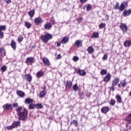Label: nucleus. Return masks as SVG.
Masks as SVG:
<instances>
[{"label":"nucleus","instance_id":"e2e57ef3","mask_svg":"<svg viewBox=\"0 0 131 131\" xmlns=\"http://www.w3.org/2000/svg\"><path fill=\"white\" fill-rule=\"evenodd\" d=\"M129 129H131V125L129 126Z\"/></svg>","mask_w":131,"mask_h":131},{"label":"nucleus","instance_id":"f257e3e1","mask_svg":"<svg viewBox=\"0 0 131 131\" xmlns=\"http://www.w3.org/2000/svg\"><path fill=\"white\" fill-rule=\"evenodd\" d=\"M16 112L19 120H26L27 119L28 111L26 108H23L22 106H18L16 109Z\"/></svg>","mask_w":131,"mask_h":131},{"label":"nucleus","instance_id":"20e7f679","mask_svg":"<svg viewBox=\"0 0 131 131\" xmlns=\"http://www.w3.org/2000/svg\"><path fill=\"white\" fill-rule=\"evenodd\" d=\"M128 3L127 2L122 3L121 5L119 7V10L120 11H123L125 8H127Z\"/></svg>","mask_w":131,"mask_h":131},{"label":"nucleus","instance_id":"cd10ccee","mask_svg":"<svg viewBox=\"0 0 131 131\" xmlns=\"http://www.w3.org/2000/svg\"><path fill=\"white\" fill-rule=\"evenodd\" d=\"M99 37V33L97 32H94L92 36V38H98Z\"/></svg>","mask_w":131,"mask_h":131},{"label":"nucleus","instance_id":"9b49d317","mask_svg":"<svg viewBox=\"0 0 131 131\" xmlns=\"http://www.w3.org/2000/svg\"><path fill=\"white\" fill-rule=\"evenodd\" d=\"M109 110H110V108L108 106H103L101 110V111L102 113H104V114H106L107 112H109Z\"/></svg>","mask_w":131,"mask_h":131},{"label":"nucleus","instance_id":"c85d7f7f","mask_svg":"<svg viewBox=\"0 0 131 131\" xmlns=\"http://www.w3.org/2000/svg\"><path fill=\"white\" fill-rule=\"evenodd\" d=\"M35 13V12L34 10H32L28 12V15L29 16H30L31 18H32V17L34 16Z\"/></svg>","mask_w":131,"mask_h":131},{"label":"nucleus","instance_id":"5fc2aeb1","mask_svg":"<svg viewBox=\"0 0 131 131\" xmlns=\"http://www.w3.org/2000/svg\"><path fill=\"white\" fill-rule=\"evenodd\" d=\"M7 4H11V0H5Z\"/></svg>","mask_w":131,"mask_h":131},{"label":"nucleus","instance_id":"423d86ee","mask_svg":"<svg viewBox=\"0 0 131 131\" xmlns=\"http://www.w3.org/2000/svg\"><path fill=\"white\" fill-rule=\"evenodd\" d=\"M120 28L122 30L124 33L127 32V26L125 24L121 23L120 25Z\"/></svg>","mask_w":131,"mask_h":131},{"label":"nucleus","instance_id":"2f4dec72","mask_svg":"<svg viewBox=\"0 0 131 131\" xmlns=\"http://www.w3.org/2000/svg\"><path fill=\"white\" fill-rule=\"evenodd\" d=\"M100 74L101 75H106V74H107V70L105 69H102L100 72Z\"/></svg>","mask_w":131,"mask_h":131},{"label":"nucleus","instance_id":"e433bc0d","mask_svg":"<svg viewBox=\"0 0 131 131\" xmlns=\"http://www.w3.org/2000/svg\"><path fill=\"white\" fill-rule=\"evenodd\" d=\"M7 29L6 26H0V31H5Z\"/></svg>","mask_w":131,"mask_h":131},{"label":"nucleus","instance_id":"4d7b16f0","mask_svg":"<svg viewBox=\"0 0 131 131\" xmlns=\"http://www.w3.org/2000/svg\"><path fill=\"white\" fill-rule=\"evenodd\" d=\"M60 46H61V43H60V42L57 43V47H60Z\"/></svg>","mask_w":131,"mask_h":131},{"label":"nucleus","instance_id":"b1692460","mask_svg":"<svg viewBox=\"0 0 131 131\" xmlns=\"http://www.w3.org/2000/svg\"><path fill=\"white\" fill-rule=\"evenodd\" d=\"M85 7H86V10L88 11H91L92 10V9L93 8V7L92 6V5H91V4H88V5H85L83 7V9H84V8Z\"/></svg>","mask_w":131,"mask_h":131},{"label":"nucleus","instance_id":"2eb2a0df","mask_svg":"<svg viewBox=\"0 0 131 131\" xmlns=\"http://www.w3.org/2000/svg\"><path fill=\"white\" fill-rule=\"evenodd\" d=\"M4 110H10L12 108V104L7 103L3 106Z\"/></svg>","mask_w":131,"mask_h":131},{"label":"nucleus","instance_id":"de8ad7c7","mask_svg":"<svg viewBox=\"0 0 131 131\" xmlns=\"http://www.w3.org/2000/svg\"><path fill=\"white\" fill-rule=\"evenodd\" d=\"M73 123H74V124H76V126H77V124L78 123V122L77 120H74L73 121Z\"/></svg>","mask_w":131,"mask_h":131},{"label":"nucleus","instance_id":"09e8293b","mask_svg":"<svg viewBox=\"0 0 131 131\" xmlns=\"http://www.w3.org/2000/svg\"><path fill=\"white\" fill-rule=\"evenodd\" d=\"M114 85H112V86L110 88L111 91H112V92H114L115 89H114Z\"/></svg>","mask_w":131,"mask_h":131},{"label":"nucleus","instance_id":"37998d69","mask_svg":"<svg viewBox=\"0 0 131 131\" xmlns=\"http://www.w3.org/2000/svg\"><path fill=\"white\" fill-rule=\"evenodd\" d=\"M115 10L119 9V4L116 3V5L114 7Z\"/></svg>","mask_w":131,"mask_h":131},{"label":"nucleus","instance_id":"a878e982","mask_svg":"<svg viewBox=\"0 0 131 131\" xmlns=\"http://www.w3.org/2000/svg\"><path fill=\"white\" fill-rule=\"evenodd\" d=\"M116 99L118 103H122V99H121V97H120V95H116Z\"/></svg>","mask_w":131,"mask_h":131},{"label":"nucleus","instance_id":"0eeeda50","mask_svg":"<svg viewBox=\"0 0 131 131\" xmlns=\"http://www.w3.org/2000/svg\"><path fill=\"white\" fill-rule=\"evenodd\" d=\"M26 64L27 65H31L32 63H34V58L33 57H28L27 58L26 61Z\"/></svg>","mask_w":131,"mask_h":131},{"label":"nucleus","instance_id":"a211bd4d","mask_svg":"<svg viewBox=\"0 0 131 131\" xmlns=\"http://www.w3.org/2000/svg\"><path fill=\"white\" fill-rule=\"evenodd\" d=\"M52 28V25L50 23H47L45 25V29L46 30H50Z\"/></svg>","mask_w":131,"mask_h":131},{"label":"nucleus","instance_id":"4c0bfd02","mask_svg":"<svg viewBox=\"0 0 131 131\" xmlns=\"http://www.w3.org/2000/svg\"><path fill=\"white\" fill-rule=\"evenodd\" d=\"M34 108H35V105L33 104V103H30L29 106V109L31 110L32 109H34Z\"/></svg>","mask_w":131,"mask_h":131},{"label":"nucleus","instance_id":"bf43d9fd","mask_svg":"<svg viewBox=\"0 0 131 131\" xmlns=\"http://www.w3.org/2000/svg\"><path fill=\"white\" fill-rule=\"evenodd\" d=\"M107 16V20H109V16L108 15H106Z\"/></svg>","mask_w":131,"mask_h":131},{"label":"nucleus","instance_id":"7c9ffc66","mask_svg":"<svg viewBox=\"0 0 131 131\" xmlns=\"http://www.w3.org/2000/svg\"><path fill=\"white\" fill-rule=\"evenodd\" d=\"M121 85L122 86V88H125V86H126V81L125 80V79L121 81Z\"/></svg>","mask_w":131,"mask_h":131},{"label":"nucleus","instance_id":"473e14b6","mask_svg":"<svg viewBox=\"0 0 131 131\" xmlns=\"http://www.w3.org/2000/svg\"><path fill=\"white\" fill-rule=\"evenodd\" d=\"M35 106L37 108V109H41L43 106L42 104L39 103L35 105Z\"/></svg>","mask_w":131,"mask_h":131},{"label":"nucleus","instance_id":"72a5a7b5","mask_svg":"<svg viewBox=\"0 0 131 131\" xmlns=\"http://www.w3.org/2000/svg\"><path fill=\"white\" fill-rule=\"evenodd\" d=\"M106 27V24L104 23H101L99 25V29H102L103 28H105Z\"/></svg>","mask_w":131,"mask_h":131},{"label":"nucleus","instance_id":"f8f14e48","mask_svg":"<svg viewBox=\"0 0 131 131\" xmlns=\"http://www.w3.org/2000/svg\"><path fill=\"white\" fill-rule=\"evenodd\" d=\"M77 73H78L81 76H84L86 74V73L84 71L80 69H78L77 71Z\"/></svg>","mask_w":131,"mask_h":131},{"label":"nucleus","instance_id":"f3484780","mask_svg":"<svg viewBox=\"0 0 131 131\" xmlns=\"http://www.w3.org/2000/svg\"><path fill=\"white\" fill-rule=\"evenodd\" d=\"M17 96H19L20 98H23L25 96V93L21 91H16Z\"/></svg>","mask_w":131,"mask_h":131},{"label":"nucleus","instance_id":"4468645a","mask_svg":"<svg viewBox=\"0 0 131 131\" xmlns=\"http://www.w3.org/2000/svg\"><path fill=\"white\" fill-rule=\"evenodd\" d=\"M119 81H120V79H119V78L116 77L113 81L112 85L115 86V85H116V84H117Z\"/></svg>","mask_w":131,"mask_h":131},{"label":"nucleus","instance_id":"a18cd8bd","mask_svg":"<svg viewBox=\"0 0 131 131\" xmlns=\"http://www.w3.org/2000/svg\"><path fill=\"white\" fill-rule=\"evenodd\" d=\"M108 58V55L107 54H104L103 57H102V59L103 61H105V60H107Z\"/></svg>","mask_w":131,"mask_h":131},{"label":"nucleus","instance_id":"9d476101","mask_svg":"<svg viewBox=\"0 0 131 131\" xmlns=\"http://www.w3.org/2000/svg\"><path fill=\"white\" fill-rule=\"evenodd\" d=\"M69 41V38L67 36H64L62 38V39L61 40L60 42L61 43H62L63 45H65V43H67Z\"/></svg>","mask_w":131,"mask_h":131},{"label":"nucleus","instance_id":"69168bd1","mask_svg":"<svg viewBox=\"0 0 131 131\" xmlns=\"http://www.w3.org/2000/svg\"><path fill=\"white\" fill-rule=\"evenodd\" d=\"M126 131H128V129H126Z\"/></svg>","mask_w":131,"mask_h":131},{"label":"nucleus","instance_id":"c756f323","mask_svg":"<svg viewBox=\"0 0 131 131\" xmlns=\"http://www.w3.org/2000/svg\"><path fill=\"white\" fill-rule=\"evenodd\" d=\"M87 51L89 53V54H93L94 52V48H93V47L90 46L88 47Z\"/></svg>","mask_w":131,"mask_h":131},{"label":"nucleus","instance_id":"39448f33","mask_svg":"<svg viewBox=\"0 0 131 131\" xmlns=\"http://www.w3.org/2000/svg\"><path fill=\"white\" fill-rule=\"evenodd\" d=\"M42 61L44 65H45V66H48V67L51 66V62H50V60L48 58L43 57L42 59Z\"/></svg>","mask_w":131,"mask_h":131},{"label":"nucleus","instance_id":"6e6552de","mask_svg":"<svg viewBox=\"0 0 131 131\" xmlns=\"http://www.w3.org/2000/svg\"><path fill=\"white\" fill-rule=\"evenodd\" d=\"M42 22H43V20H42V19H41V17H40V16L36 17L34 19V23H35V24H40L42 23Z\"/></svg>","mask_w":131,"mask_h":131},{"label":"nucleus","instance_id":"3c124183","mask_svg":"<svg viewBox=\"0 0 131 131\" xmlns=\"http://www.w3.org/2000/svg\"><path fill=\"white\" fill-rule=\"evenodd\" d=\"M56 58L57 59H61V58H62V56L60 54H58Z\"/></svg>","mask_w":131,"mask_h":131},{"label":"nucleus","instance_id":"dca6fc26","mask_svg":"<svg viewBox=\"0 0 131 131\" xmlns=\"http://www.w3.org/2000/svg\"><path fill=\"white\" fill-rule=\"evenodd\" d=\"M25 79L26 80H28L29 82H31V81L32 80V77H31V75L30 74H27L25 76Z\"/></svg>","mask_w":131,"mask_h":131},{"label":"nucleus","instance_id":"1a4fd4ad","mask_svg":"<svg viewBox=\"0 0 131 131\" xmlns=\"http://www.w3.org/2000/svg\"><path fill=\"white\" fill-rule=\"evenodd\" d=\"M111 79V74H110V73H108L103 78V81L104 82H109Z\"/></svg>","mask_w":131,"mask_h":131},{"label":"nucleus","instance_id":"393cba45","mask_svg":"<svg viewBox=\"0 0 131 131\" xmlns=\"http://www.w3.org/2000/svg\"><path fill=\"white\" fill-rule=\"evenodd\" d=\"M43 74H45V72H42V71H39L37 73L36 76L38 78H39V77H41Z\"/></svg>","mask_w":131,"mask_h":131},{"label":"nucleus","instance_id":"f03ea898","mask_svg":"<svg viewBox=\"0 0 131 131\" xmlns=\"http://www.w3.org/2000/svg\"><path fill=\"white\" fill-rule=\"evenodd\" d=\"M40 38L41 41L44 42V43H47L49 40L53 38V36L51 34L46 33L43 35H41Z\"/></svg>","mask_w":131,"mask_h":131},{"label":"nucleus","instance_id":"5701e85b","mask_svg":"<svg viewBox=\"0 0 131 131\" xmlns=\"http://www.w3.org/2000/svg\"><path fill=\"white\" fill-rule=\"evenodd\" d=\"M33 103V99L30 98H27L25 100V104H31Z\"/></svg>","mask_w":131,"mask_h":131},{"label":"nucleus","instance_id":"ddd939ff","mask_svg":"<svg viewBox=\"0 0 131 131\" xmlns=\"http://www.w3.org/2000/svg\"><path fill=\"white\" fill-rule=\"evenodd\" d=\"M131 13V9H129L128 10H125L123 12V15L124 16V17H127V16H129Z\"/></svg>","mask_w":131,"mask_h":131},{"label":"nucleus","instance_id":"aec40b11","mask_svg":"<svg viewBox=\"0 0 131 131\" xmlns=\"http://www.w3.org/2000/svg\"><path fill=\"white\" fill-rule=\"evenodd\" d=\"M124 46L126 48H129V47H130V46H131V41L130 40H126L124 42Z\"/></svg>","mask_w":131,"mask_h":131},{"label":"nucleus","instance_id":"58836bf2","mask_svg":"<svg viewBox=\"0 0 131 131\" xmlns=\"http://www.w3.org/2000/svg\"><path fill=\"white\" fill-rule=\"evenodd\" d=\"M115 103H116V101H115V100L114 99H111L110 102L111 106H114L115 105Z\"/></svg>","mask_w":131,"mask_h":131},{"label":"nucleus","instance_id":"49530a36","mask_svg":"<svg viewBox=\"0 0 131 131\" xmlns=\"http://www.w3.org/2000/svg\"><path fill=\"white\" fill-rule=\"evenodd\" d=\"M77 22H78V23H80V22L82 21V17H80L79 18H77Z\"/></svg>","mask_w":131,"mask_h":131},{"label":"nucleus","instance_id":"ea45409f","mask_svg":"<svg viewBox=\"0 0 131 131\" xmlns=\"http://www.w3.org/2000/svg\"><path fill=\"white\" fill-rule=\"evenodd\" d=\"M18 40L19 42H21V41H22V40H23V35H20L18 37Z\"/></svg>","mask_w":131,"mask_h":131},{"label":"nucleus","instance_id":"603ef678","mask_svg":"<svg viewBox=\"0 0 131 131\" xmlns=\"http://www.w3.org/2000/svg\"><path fill=\"white\" fill-rule=\"evenodd\" d=\"M3 52H4V49L3 48H0V54H3Z\"/></svg>","mask_w":131,"mask_h":131},{"label":"nucleus","instance_id":"864d4df0","mask_svg":"<svg viewBox=\"0 0 131 131\" xmlns=\"http://www.w3.org/2000/svg\"><path fill=\"white\" fill-rule=\"evenodd\" d=\"M128 117L130 119V120H128L129 122H131V113L128 115Z\"/></svg>","mask_w":131,"mask_h":131},{"label":"nucleus","instance_id":"bb28decb","mask_svg":"<svg viewBox=\"0 0 131 131\" xmlns=\"http://www.w3.org/2000/svg\"><path fill=\"white\" fill-rule=\"evenodd\" d=\"M66 88H69L70 89L72 86V82L71 81L68 80L67 81V84H66Z\"/></svg>","mask_w":131,"mask_h":131},{"label":"nucleus","instance_id":"c9c22d12","mask_svg":"<svg viewBox=\"0 0 131 131\" xmlns=\"http://www.w3.org/2000/svg\"><path fill=\"white\" fill-rule=\"evenodd\" d=\"M25 25L26 26V27H27V28H30V27H31V24L28 23V22H26L25 23Z\"/></svg>","mask_w":131,"mask_h":131},{"label":"nucleus","instance_id":"c03bdc74","mask_svg":"<svg viewBox=\"0 0 131 131\" xmlns=\"http://www.w3.org/2000/svg\"><path fill=\"white\" fill-rule=\"evenodd\" d=\"M0 38L2 39L4 38V32L2 31H0Z\"/></svg>","mask_w":131,"mask_h":131},{"label":"nucleus","instance_id":"7ed1b4c3","mask_svg":"<svg viewBox=\"0 0 131 131\" xmlns=\"http://www.w3.org/2000/svg\"><path fill=\"white\" fill-rule=\"evenodd\" d=\"M20 124H21V122L20 121H16L13 122L12 124L10 126H8L7 127V129L8 130H10V129H13V128H16V127H18V126H20Z\"/></svg>","mask_w":131,"mask_h":131},{"label":"nucleus","instance_id":"13d9d810","mask_svg":"<svg viewBox=\"0 0 131 131\" xmlns=\"http://www.w3.org/2000/svg\"><path fill=\"white\" fill-rule=\"evenodd\" d=\"M118 87L119 88H121V83L118 84Z\"/></svg>","mask_w":131,"mask_h":131},{"label":"nucleus","instance_id":"052dcab7","mask_svg":"<svg viewBox=\"0 0 131 131\" xmlns=\"http://www.w3.org/2000/svg\"><path fill=\"white\" fill-rule=\"evenodd\" d=\"M129 96H130V97H131V91H130V93H129Z\"/></svg>","mask_w":131,"mask_h":131},{"label":"nucleus","instance_id":"4be33fe9","mask_svg":"<svg viewBox=\"0 0 131 131\" xmlns=\"http://www.w3.org/2000/svg\"><path fill=\"white\" fill-rule=\"evenodd\" d=\"M75 45L79 48V47H81L82 46V41L79 40H77L75 42Z\"/></svg>","mask_w":131,"mask_h":131},{"label":"nucleus","instance_id":"8fccbe9b","mask_svg":"<svg viewBox=\"0 0 131 131\" xmlns=\"http://www.w3.org/2000/svg\"><path fill=\"white\" fill-rule=\"evenodd\" d=\"M13 107H14V108H16V107H18V103H13Z\"/></svg>","mask_w":131,"mask_h":131},{"label":"nucleus","instance_id":"6ab92c4d","mask_svg":"<svg viewBox=\"0 0 131 131\" xmlns=\"http://www.w3.org/2000/svg\"><path fill=\"white\" fill-rule=\"evenodd\" d=\"M10 46H11L12 49L14 50V51L16 50V42H15V40H11Z\"/></svg>","mask_w":131,"mask_h":131},{"label":"nucleus","instance_id":"0e129e2a","mask_svg":"<svg viewBox=\"0 0 131 131\" xmlns=\"http://www.w3.org/2000/svg\"><path fill=\"white\" fill-rule=\"evenodd\" d=\"M71 124H72V122H71Z\"/></svg>","mask_w":131,"mask_h":131},{"label":"nucleus","instance_id":"6e6d98bb","mask_svg":"<svg viewBox=\"0 0 131 131\" xmlns=\"http://www.w3.org/2000/svg\"><path fill=\"white\" fill-rule=\"evenodd\" d=\"M85 2H86V0H80L81 3H85Z\"/></svg>","mask_w":131,"mask_h":131},{"label":"nucleus","instance_id":"680f3d73","mask_svg":"<svg viewBox=\"0 0 131 131\" xmlns=\"http://www.w3.org/2000/svg\"><path fill=\"white\" fill-rule=\"evenodd\" d=\"M127 126H128V124H126V127H127Z\"/></svg>","mask_w":131,"mask_h":131},{"label":"nucleus","instance_id":"f704fd0d","mask_svg":"<svg viewBox=\"0 0 131 131\" xmlns=\"http://www.w3.org/2000/svg\"><path fill=\"white\" fill-rule=\"evenodd\" d=\"M73 89L75 92H77V91H78V86L77 85V84H75L73 86Z\"/></svg>","mask_w":131,"mask_h":131},{"label":"nucleus","instance_id":"79ce46f5","mask_svg":"<svg viewBox=\"0 0 131 131\" xmlns=\"http://www.w3.org/2000/svg\"><path fill=\"white\" fill-rule=\"evenodd\" d=\"M6 70H7V67H6V66L2 67L1 71H2L3 72H5V71H6Z\"/></svg>","mask_w":131,"mask_h":131},{"label":"nucleus","instance_id":"412c9836","mask_svg":"<svg viewBox=\"0 0 131 131\" xmlns=\"http://www.w3.org/2000/svg\"><path fill=\"white\" fill-rule=\"evenodd\" d=\"M46 95H47V91L46 90H43L40 92L39 97L40 98H43Z\"/></svg>","mask_w":131,"mask_h":131},{"label":"nucleus","instance_id":"a19ab883","mask_svg":"<svg viewBox=\"0 0 131 131\" xmlns=\"http://www.w3.org/2000/svg\"><path fill=\"white\" fill-rule=\"evenodd\" d=\"M78 60H79V58H78V57L77 56L73 57V60L74 61V62H77Z\"/></svg>","mask_w":131,"mask_h":131}]
</instances>
